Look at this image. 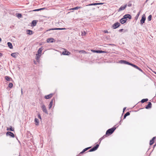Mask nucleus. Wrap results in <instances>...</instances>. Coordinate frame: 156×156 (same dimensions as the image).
Returning <instances> with one entry per match:
<instances>
[{
	"label": "nucleus",
	"mask_w": 156,
	"mask_h": 156,
	"mask_svg": "<svg viewBox=\"0 0 156 156\" xmlns=\"http://www.w3.org/2000/svg\"><path fill=\"white\" fill-rule=\"evenodd\" d=\"M116 128L113 127L112 128L108 129L106 132V134L109 136L112 134L116 129Z\"/></svg>",
	"instance_id": "obj_1"
},
{
	"label": "nucleus",
	"mask_w": 156,
	"mask_h": 156,
	"mask_svg": "<svg viewBox=\"0 0 156 156\" xmlns=\"http://www.w3.org/2000/svg\"><path fill=\"white\" fill-rule=\"evenodd\" d=\"M119 62L121 64H127L129 65H130L132 66H133V65L134 64H132V63H131L128 62H127V61L123 60H121L119 61Z\"/></svg>",
	"instance_id": "obj_2"
},
{
	"label": "nucleus",
	"mask_w": 156,
	"mask_h": 156,
	"mask_svg": "<svg viewBox=\"0 0 156 156\" xmlns=\"http://www.w3.org/2000/svg\"><path fill=\"white\" fill-rule=\"evenodd\" d=\"M94 53H106V52L105 51H102L101 50H91Z\"/></svg>",
	"instance_id": "obj_3"
},
{
	"label": "nucleus",
	"mask_w": 156,
	"mask_h": 156,
	"mask_svg": "<svg viewBox=\"0 0 156 156\" xmlns=\"http://www.w3.org/2000/svg\"><path fill=\"white\" fill-rule=\"evenodd\" d=\"M121 25L120 23L119 22H116L114 23L112 26V28L114 29H115L118 28Z\"/></svg>",
	"instance_id": "obj_4"
},
{
	"label": "nucleus",
	"mask_w": 156,
	"mask_h": 156,
	"mask_svg": "<svg viewBox=\"0 0 156 156\" xmlns=\"http://www.w3.org/2000/svg\"><path fill=\"white\" fill-rule=\"evenodd\" d=\"M41 108H42L43 112L45 113L46 114H48V112L46 109L45 106L44 105L42 104L41 106Z\"/></svg>",
	"instance_id": "obj_5"
},
{
	"label": "nucleus",
	"mask_w": 156,
	"mask_h": 156,
	"mask_svg": "<svg viewBox=\"0 0 156 156\" xmlns=\"http://www.w3.org/2000/svg\"><path fill=\"white\" fill-rule=\"evenodd\" d=\"M66 29L65 28H52L49 29L48 30H46V32H47L48 31L55 30H63Z\"/></svg>",
	"instance_id": "obj_6"
},
{
	"label": "nucleus",
	"mask_w": 156,
	"mask_h": 156,
	"mask_svg": "<svg viewBox=\"0 0 156 156\" xmlns=\"http://www.w3.org/2000/svg\"><path fill=\"white\" fill-rule=\"evenodd\" d=\"M146 20V17L144 15H143L141 18V19L140 20V23L141 24H143L145 22V21Z\"/></svg>",
	"instance_id": "obj_7"
},
{
	"label": "nucleus",
	"mask_w": 156,
	"mask_h": 156,
	"mask_svg": "<svg viewBox=\"0 0 156 156\" xmlns=\"http://www.w3.org/2000/svg\"><path fill=\"white\" fill-rule=\"evenodd\" d=\"M123 17L125 18L126 20H127V19H129L130 20L132 18L131 16L129 14H126L123 16Z\"/></svg>",
	"instance_id": "obj_8"
},
{
	"label": "nucleus",
	"mask_w": 156,
	"mask_h": 156,
	"mask_svg": "<svg viewBox=\"0 0 156 156\" xmlns=\"http://www.w3.org/2000/svg\"><path fill=\"white\" fill-rule=\"evenodd\" d=\"M54 94L53 93H51L48 95L45 96L44 98L46 99L50 98L52 97Z\"/></svg>",
	"instance_id": "obj_9"
},
{
	"label": "nucleus",
	"mask_w": 156,
	"mask_h": 156,
	"mask_svg": "<svg viewBox=\"0 0 156 156\" xmlns=\"http://www.w3.org/2000/svg\"><path fill=\"white\" fill-rule=\"evenodd\" d=\"M6 135L7 136H9L12 137H14V135L13 133L11 132H7L6 133Z\"/></svg>",
	"instance_id": "obj_10"
},
{
	"label": "nucleus",
	"mask_w": 156,
	"mask_h": 156,
	"mask_svg": "<svg viewBox=\"0 0 156 156\" xmlns=\"http://www.w3.org/2000/svg\"><path fill=\"white\" fill-rule=\"evenodd\" d=\"M127 5L126 4L124 6H121L120 8L119 9L118 11L119 12L120 11L122 10H124L126 7Z\"/></svg>",
	"instance_id": "obj_11"
},
{
	"label": "nucleus",
	"mask_w": 156,
	"mask_h": 156,
	"mask_svg": "<svg viewBox=\"0 0 156 156\" xmlns=\"http://www.w3.org/2000/svg\"><path fill=\"white\" fill-rule=\"evenodd\" d=\"M126 21L127 20H126V19H125V18H124L123 17L120 20V23L122 24L126 23Z\"/></svg>",
	"instance_id": "obj_12"
},
{
	"label": "nucleus",
	"mask_w": 156,
	"mask_h": 156,
	"mask_svg": "<svg viewBox=\"0 0 156 156\" xmlns=\"http://www.w3.org/2000/svg\"><path fill=\"white\" fill-rule=\"evenodd\" d=\"M70 54V53L67 51L65 50V51H63L62 52V54L64 55H68Z\"/></svg>",
	"instance_id": "obj_13"
},
{
	"label": "nucleus",
	"mask_w": 156,
	"mask_h": 156,
	"mask_svg": "<svg viewBox=\"0 0 156 156\" xmlns=\"http://www.w3.org/2000/svg\"><path fill=\"white\" fill-rule=\"evenodd\" d=\"M152 107V104L151 102H148V105L146 106L145 108L147 109L150 108Z\"/></svg>",
	"instance_id": "obj_14"
},
{
	"label": "nucleus",
	"mask_w": 156,
	"mask_h": 156,
	"mask_svg": "<svg viewBox=\"0 0 156 156\" xmlns=\"http://www.w3.org/2000/svg\"><path fill=\"white\" fill-rule=\"evenodd\" d=\"M54 39L52 38H48L47 40V42L48 43H52L54 42Z\"/></svg>",
	"instance_id": "obj_15"
},
{
	"label": "nucleus",
	"mask_w": 156,
	"mask_h": 156,
	"mask_svg": "<svg viewBox=\"0 0 156 156\" xmlns=\"http://www.w3.org/2000/svg\"><path fill=\"white\" fill-rule=\"evenodd\" d=\"M133 67L137 69H138V70H140V71H141L143 73H144V71L141 69H140L138 66H136L134 64L133 65Z\"/></svg>",
	"instance_id": "obj_16"
},
{
	"label": "nucleus",
	"mask_w": 156,
	"mask_h": 156,
	"mask_svg": "<svg viewBox=\"0 0 156 156\" xmlns=\"http://www.w3.org/2000/svg\"><path fill=\"white\" fill-rule=\"evenodd\" d=\"M38 21L37 20H33L31 22V26L33 27L35 26L37 24Z\"/></svg>",
	"instance_id": "obj_17"
},
{
	"label": "nucleus",
	"mask_w": 156,
	"mask_h": 156,
	"mask_svg": "<svg viewBox=\"0 0 156 156\" xmlns=\"http://www.w3.org/2000/svg\"><path fill=\"white\" fill-rule=\"evenodd\" d=\"M53 101H55L54 98H53L51 101L50 102V103L48 106L49 109H50L52 107Z\"/></svg>",
	"instance_id": "obj_18"
},
{
	"label": "nucleus",
	"mask_w": 156,
	"mask_h": 156,
	"mask_svg": "<svg viewBox=\"0 0 156 156\" xmlns=\"http://www.w3.org/2000/svg\"><path fill=\"white\" fill-rule=\"evenodd\" d=\"M91 147H87V148H86L85 149H84L82 151H81L79 154V156L80 155V154H83V153L84 152H85V151H87V150H88V149H89Z\"/></svg>",
	"instance_id": "obj_19"
},
{
	"label": "nucleus",
	"mask_w": 156,
	"mask_h": 156,
	"mask_svg": "<svg viewBox=\"0 0 156 156\" xmlns=\"http://www.w3.org/2000/svg\"><path fill=\"white\" fill-rule=\"evenodd\" d=\"M99 144H96L95 146L93 147L92 148L93 149V151H94L98 149V148L99 147Z\"/></svg>",
	"instance_id": "obj_20"
},
{
	"label": "nucleus",
	"mask_w": 156,
	"mask_h": 156,
	"mask_svg": "<svg viewBox=\"0 0 156 156\" xmlns=\"http://www.w3.org/2000/svg\"><path fill=\"white\" fill-rule=\"evenodd\" d=\"M99 144H96L95 146L93 147L92 148L93 149V151H94L98 149V148L99 147Z\"/></svg>",
	"instance_id": "obj_21"
},
{
	"label": "nucleus",
	"mask_w": 156,
	"mask_h": 156,
	"mask_svg": "<svg viewBox=\"0 0 156 156\" xmlns=\"http://www.w3.org/2000/svg\"><path fill=\"white\" fill-rule=\"evenodd\" d=\"M27 34L29 35H32L33 34V31L31 30H27Z\"/></svg>",
	"instance_id": "obj_22"
},
{
	"label": "nucleus",
	"mask_w": 156,
	"mask_h": 156,
	"mask_svg": "<svg viewBox=\"0 0 156 156\" xmlns=\"http://www.w3.org/2000/svg\"><path fill=\"white\" fill-rule=\"evenodd\" d=\"M42 49L41 48H40L37 51V54H36V55H41L42 51Z\"/></svg>",
	"instance_id": "obj_23"
},
{
	"label": "nucleus",
	"mask_w": 156,
	"mask_h": 156,
	"mask_svg": "<svg viewBox=\"0 0 156 156\" xmlns=\"http://www.w3.org/2000/svg\"><path fill=\"white\" fill-rule=\"evenodd\" d=\"M7 45L8 46L10 49H12L13 48V46L12 43L10 42H8L7 43Z\"/></svg>",
	"instance_id": "obj_24"
},
{
	"label": "nucleus",
	"mask_w": 156,
	"mask_h": 156,
	"mask_svg": "<svg viewBox=\"0 0 156 156\" xmlns=\"http://www.w3.org/2000/svg\"><path fill=\"white\" fill-rule=\"evenodd\" d=\"M5 79L8 81H10L11 78L8 76H6L5 77Z\"/></svg>",
	"instance_id": "obj_25"
},
{
	"label": "nucleus",
	"mask_w": 156,
	"mask_h": 156,
	"mask_svg": "<svg viewBox=\"0 0 156 156\" xmlns=\"http://www.w3.org/2000/svg\"><path fill=\"white\" fill-rule=\"evenodd\" d=\"M82 7L81 6H76L74 8H72L71 9L72 10H77L81 8Z\"/></svg>",
	"instance_id": "obj_26"
},
{
	"label": "nucleus",
	"mask_w": 156,
	"mask_h": 156,
	"mask_svg": "<svg viewBox=\"0 0 156 156\" xmlns=\"http://www.w3.org/2000/svg\"><path fill=\"white\" fill-rule=\"evenodd\" d=\"M148 100L147 98L143 99L141 100V102L142 103H144L145 102L147 101Z\"/></svg>",
	"instance_id": "obj_27"
},
{
	"label": "nucleus",
	"mask_w": 156,
	"mask_h": 156,
	"mask_svg": "<svg viewBox=\"0 0 156 156\" xmlns=\"http://www.w3.org/2000/svg\"><path fill=\"white\" fill-rule=\"evenodd\" d=\"M7 130H10L11 131H14V128H12V126H10L9 128H8L7 129Z\"/></svg>",
	"instance_id": "obj_28"
},
{
	"label": "nucleus",
	"mask_w": 156,
	"mask_h": 156,
	"mask_svg": "<svg viewBox=\"0 0 156 156\" xmlns=\"http://www.w3.org/2000/svg\"><path fill=\"white\" fill-rule=\"evenodd\" d=\"M34 122L36 123V125H38L39 122L38 119L37 118H35L34 119Z\"/></svg>",
	"instance_id": "obj_29"
},
{
	"label": "nucleus",
	"mask_w": 156,
	"mask_h": 156,
	"mask_svg": "<svg viewBox=\"0 0 156 156\" xmlns=\"http://www.w3.org/2000/svg\"><path fill=\"white\" fill-rule=\"evenodd\" d=\"M16 53H13L11 54V55L12 56L15 58H16Z\"/></svg>",
	"instance_id": "obj_30"
},
{
	"label": "nucleus",
	"mask_w": 156,
	"mask_h": 156,
	"mask_svg": "<svg viewBox=\"0 0 156 156\" xmlns=\"http://www.w3.org/2000/svg\"><path fill=\"white\" fill-rule=\"evenodd\" d=\"M105 135H104L103 137H102L99 140V144H100L101 143V140L103 139L104 137H105Z\"/></svg>",
	"instance_id": "obj_31"
},
{
	"label": "nucleus",
	"mask_w": 156,
	"mask_h": 156,
	"mask_svg": "<svg viewBox=\"0 0 156 156\" xmlns=\"http://www.w3.org/2000/svg\"><path fill=\"white\" fill-rule=\"evenodd\" d=\"M152 16L151 15L149 16L147 19L148 21H150L151 20Z\"/></svg>",
	"instance_id": "obj_32"
},
{
	"label": "nucleus",
	"mask_w": 156,
	"mask_h": 156,
	"mask_svg": "<svg viewBox=\"0 0 156 156\" xmlns=\"http://www.w3.org/2000/svg\"><path fill=\"white\" fill-rule=\"evenodd\" d=\"M140 12H139L136 15V16L135 17V20H137V19H138V17L140 15Z\"/></svg>",
	"instance_id": "obj_33"
},
{
	"label": "nucleus",
	"mask_w": 156,
	"mask_h": 156,
	"mask_svg": "<svg viewBox=\"0 0 156 156\" xmlns=\"http://www.w3.org/2000/svg\"><path fill=\"white\" fill-rule=\"evenodd\" d=\"M97 5V3H91L90 4H89L88 5H86V6H91V5Z\"/></svg>",
	"instance_id": "obj_34"
},
{
	"label": "nucleus",
	"mask_w": 156,
	"mask_h": 156,
	"mask_svg": "<svg viewBox=\"0 0 156 156\" xmlns=\"http://www.w3.org/2000/svg\"><path fill=\"white\" fill-rule=\"evenodd\" d=\"M8 87L10 88H12L13 87V84L11 83H9V84Z\"/></svg>",
	"instance_id": "obj_35"
},
{
	"label": "nucleus",
	"mask_w": 156,
	"mask_h": 156,
	"mask_svg": "<svg viewBox=\"0 0 156 156\" xmlns=\"http://www.w3.org/2000/svg\"><path fill=\"white\" fill-rule=\"evenodd\" d=\"M154 141H153V140H152V139L150 141V145H152L153 144V143H154Z\"/></svg>",
	"instance_id": "obj_36"
},
{
	"label": "nucleus",
	"mask_w": 156,
	"mask_h": 156,
	"mask_svg": "<svg viewBox=\"0 0 156 156\" xmlns=\"http://www.w3.org/2000/svg\"><path fill=\"white\" fill-rule=\"evenodd\" d=\"M40 56L41 55H37L36 57V59L37 61L39 60V58H40Z\"/></svg>",
	"instance_id": "obj_37"
},
{
	"label": "nucleus",
	"mask_w": 156,
	"mask_h": 156,
	"mask_svg": "<svg viewBox=\"0 0 156 156\" xmlns=\"http://www.w3.org/2000/svg\"><path fill=\"white\" fill-rule=\"evenodd\" d=\"M86 34V33L85 31H84L82 32L81 35L82 36H84Z\"/></svg>",
	"instance_id": "obj_38"
},
{
	"label": "nucleus",
	"mask_w": 156,
	"mask_h": 156,
	"mask_svg": "<svg viewBox=\"0 0 156 156\" xmlns=\"http://www.w3.org/2000/svg\"><path fill=\"white\" fill-rule=\"evenodd\" d=\"M17 16L18 18L21 17L22 15L21 13H18L17 15Z\"/></svg>",
	"instance_id": "obj_39"
},
{
	"label": "nucleus",
	"mask_w": 156,
	"mask_h": 156,
	"mask_svg": "<svg viewBox=\"0 0 156 156\" xmlns=\"http://www.w3.org/2000/svg\"><path fill=\"white\" fill-rule=\"evenodd\" d=\"M125 115L126 116L129 115H130V113L129 112H128L125 114Z\"/></svg>",
	"instance_id": "obj_40"
},
{
	"label": "nucleus",
	"mask_w": 156,
	"mask_h": 156,
	"mask_svg": "<svg viewBox=\"0 0 156 156\" xmlns=\"http://www.w3.org/2000/svg\"><path fill=\"white\" fill-rule=\"evenodd\" d=\"M127 6L129 7H130L132 6V4L130 3V2L128 3Z\"/></svg>",
	"instance_id": "obj_41"
},
{
	"label": "nucleus",
	"mask_w": 156,
	"mask_h": 156,
	"mask_svg": "<svg viewBox=\"0 0 156 156\" xmlns=\"http://www.w3.org/2000/svg\"><path fill=\"white\" fill-rule=\"evenodd\" d=\"M80 52H82V53H86V52L84 51V50H81V51H80Z\"/></svg>",
	"instance_id": "obj_42"
},
{
	"label": "nucleus",
	"mask_w": 156,
	"mask_h": 156,
	"mask_svg": "<svg viewBox=\"0 0 156 156\" xmlns=\"http://www.w3.org/2000/svg\"><path fill=\"white\" fill-rule=\"evenodd\" d=\"M104 4V3H97V5H102Z\"/></svg>",
	"instance_id": "obj_43"
},
{
	"label": "nucleus",
	"mask_w": 156,
	"mask_h": 156,
	"mask_svg": "<svg viewBox=\"0 0 156 156\" xmlns=\"http://www.w3.org/2000/svg\"><path fill=\"white\" fill-rule=\"evenodd\" d=\"M40 11V10L39 9H35V10H33V11Z\"/></svg>",
	"instance_id": "obj_44"
},
{
	"label": "nucleus",
	"mask_w": 156,
	"mask_h": 156,
	"mask_svg": "<svg viewBox=\"0 0 156 156\" xmlns=\"http://www.w3.org/2000/svg\"><path fill=\"white\" fill-rule=\"evenodd\" d=\"M38 118L40 119H41V116L39 114L38 115Z\"/></svg>",
	"instance_id": "obj_45"
},
{
	"label": "nucleus",
	"mask_w": 156,
	"mask_h": 156,
	"mask_svg": "<svg viewBox=\"0 0 156 156\" xmlns=\"http://www.w3.org/2000/svg\"><path fill=\"white\" fill-rule=\"evenodd\" d=\"M93 151V149H92V148L91 149H90L89 151H88L89 152H92V151Z\"/></svg>",
	"instance_id": "obj_46"
},
{
	"label": "nucleus",
	"mask_w": 156,
	"mask_h": 156,
	"mask_svg": "<svg viewBox=\"0 0 156 156\" xmlns=\"http://www.w3.org/2000/svg\"><path fill=\"white\" fill-rule=\"evenodd\" d=\"M123 30V29H120L119 30V32H122V31Z\"/></svg>",
	"instance_id": "obj_47"
},
{
	"label": "nucleus",
	"mask_w": 156,
	"mask_h": 156,
	"mask_svg": "<svg viewBox=\"0 0 156 156\" xmlns=\"http://www.w3.org/2000/svg\"><path fill=\"white\" fill-rule=\"evenodd\" d=\"M45 9V8H41L39 9L40 10V11H41V10L44 9Z\"/></svg>",
	"instance_id": "obj_48"
},
{
	"label": "nucleus",
	"mask_w": 156,
	"mask_h": 156,
	"mask_svg": "<svg viewBox=\"0 0 156 156\" xmlns=\"http://www.w3.org/2000/svg\"><path fill=\"white\" fill-rule=\"evenodd\" d=\"M155 138H156V137H154L152 138V140H153L154 141V140H155Z\"/></svg>",
	"instance_id": "obj_49"
},
{
	"label": "nucleus",
	"mask_w": 156,
	"mask_h": 156,
	"mask_svg": "<svg viewBox=\"0 0 156 156\" xmlns=\"http://www.w3.org/2000/svg\"><path fill=\"white\" fill-rule=\"evenodd\" d=\"M126 107L124 108L123 109V112H124L126 109Z\"/></svg>",
	"instance_id": "obj_50"
},
{
	"label": "nucleus",
	"mask_w": 156,
	"mask_h": 156,
	"mask_svg": "<svg viewBox=\"0 0 156 156\" xmlns=\"http://www.w3.org/2000/svg\"><path fill=\"white\" fill-rule=\"evenodd\" d=\"M126 116L125 115H124V116L123 119H125L126 118Z\"/></svg>",
	"instance_id": "obj_51"
},
{
	"label": "nucleus",
	"mask_w": 156,
	"mask_h": 156,
	"mask_svg": "<svg viewBox=\"0 0 156 156\" xmlns=\"http://www.w3.org/2000/svg\"><path fill=\"white\" fill-rule=\"evenodd\" d=\"M2 55V54L0 52V57H1Z\"/></svg>",
	"instance_id": "obj_52"
},
{
	"label": "nucleus",
	"mask_w": 156,
	"mask_h": 156,
	"mask_svg": "<svg viewBox=\"0 0 156 156\" xmlns=\"http://www.w3.org/2000/svg\"><path fill=\"white\" fill-rule=\"evenodd\" d=\"M34 63L35 64H37V62H36L35 61H34Z\"/></svg>",
	"instance_id": "obj_53"
},
{
	"label": "nucleus",
	"mask_w": 156,
	"mask_h": 156,
	"mask_svg": "<svg viewBox=\"0 0 156 156\" xmlns=\"http://www.w3.org/2000/svg\"><path fill=\"white\" fill-rule=\"evenodd\" d=\"M21 94H23V90H22V89L21 90Z\"/></svg>",
	"instance_id": "obj_54"
},
{
	"label": "nucleus",
	"mask_w": 156,
	"mask_h": 156,
	"mask_svg": "<svg viewBox=\"0 0 156 156\" xmlns=\"http://www.w3.org/2000/svg\"><path fill=\"white\" fill-rule=\"evenodd\" d=\"M105 33H108V31H107V30H105Z\"/></svg>",
	"instance_id": "obj_55"
},
{
	"label": "nucleus",
	"mask_w": 156,
	"mask_h": 156,
	"mask_svg": "<svg viewBox=\"0 0 156 156\" xmlns=\"http://www.w3.org/2000/svg\"><path fill=\"white\" fill-rule=\"evenodd\" d=\"M121 120L119 122V124L120 125H121Z\"/></svg>",
	"instance_id": "obj_56"
},
{
	"label": "nucleus",
	"mask_w": 156,
	"mask_h": 156,
	"mask_svg": "<svg viewBox=\"0 0 156 156\" xmlns=\"http://www.w3.org/2000/svg\"><path fill=\"white\" fill-rule=\"evenodd\" d=\"M1 40H2V39H1V38L0 37V42L1 41Z\"/></svg>",
	"instance_id": "obj_57"
},
{
	"label": "nucleus",
	"mask_w": 156,
	"mask_h": 156,
	"mask_svg": "<svg viewBox=\"0 0 156 156\" xmlns=\"http://www.w3.org/2000/svg\"><path fill=\"white\" fill-rule=\"evenodd\" d=\"M154 73L155 74H156V72H154Z\"/></svg>",
	"instance_id": "obj_58"
},
{
	"label": "nucleus",
	"mask_w": 156,
	"mask_h": 156,
	"mask_svg": "<svg viewBox=\"0 0 156 156\" xmlns=\"http://www.w3.org/2000/svg\"><path fill=\"white\" fill-rule=\"evenodd\" d=\"M155 144L154 145V147H155Z\"/></svg>",
	"instance_id": "obj_59"
},
{
	"label": "nucleus",
	"mask_w": 156,
	"mask_h": 156,
	"mask_svg": "<svg viewBox=\"0 0 156 156\" xmlns=\"http://www.w3.org/2000/svg\"><path fill=\"white\" fill-rule=\"evenodd\" d=\"M19 156H20V155H19Z\"/></svg>",
	"instance_id": "obj_60"
}]
</instances>
